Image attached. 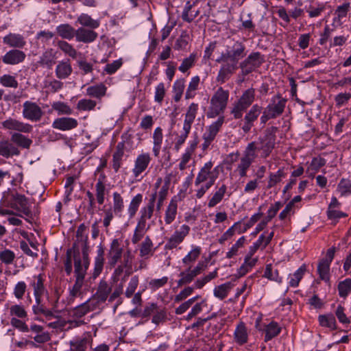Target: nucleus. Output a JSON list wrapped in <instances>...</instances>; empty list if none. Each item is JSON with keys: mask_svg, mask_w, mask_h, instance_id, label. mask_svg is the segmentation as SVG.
Returning a JSON list of instances; mask_svg holds the SVG:
<instances>
[{"mask_svg": "<svg viewBox=\"0 0 351 351\" xmlns=\"http://www.w3.org/2000/svg\"><path fill=\"white\" fill-rule=\"evenodd\" d=\"M45 293H34L35 298V304L32 306L33 312L35 315H43L45 317H52L53 316V311L48 309L43 303V297Z\"/></svg>", "mask_w": 351, "mask_h": 351, "instance_id": "12", "label": "nucleus"}, {"mask_svg": "<svg viewBox=\"0 0 351 351\" xmlns=\"http://www.w3.org/2000/svg\"><path fill=\"white\" fill-rule=\"evenodd\" d=\"M74 268L75 278H85L88 265H86L82 263L79 250H77V252L74 251Z\"/></svg>", "mask_w": 351, "mask_h": 351, "instance_id": "19", "label": "nucleus"}, {"mask_svg": "<svg viewBox=\"0 0 351 351\" xmlns=\"http://www.w3.org/2000/svg\"><path fill=\"white\" fill-rule=\"evenodd\" d=\"M245 55V46L242 42L237 40L228 45L226 51L216 60L217 62L223 63L219 71L217 81L224 83L228 80L238 69L239 60Z\"/></svg>", "mask_w": 351, "mask_h": 351, "instance_id": "1", "label": "nucleus"}, {"mask_svg": "<svg viewBox=\"0 0 351 351\" xmlns=\"http://www.w3.org/2000/svg\"><path fill=\"white\" fill-rule=\"evenodd\" d=\"M104 178V176L101 175L95 186L97 200L99 204H103L104 202L106 190V186L103 182Z\"/></svg>", "mask_w": 351, "mask_h": 351, "instance_id": "41", "label": "nucleus"}, {"mask_svg": "<svg viewBox=\"0 0 351 351\" xmlns=\"http://www.w3.org/2000/svg\"><path fill=\"white\" fill-rule=\"evenodd\" d=\"M233 285L230 282H226L214 289V295L220 300H223L232 289Z\"/></svg>", "mask_w": 351, "mask_h": 351, "instance_id": "37", "label": "nucleus"}, {"mask_svg": "<svg viewBox=\"0 0 351 351\" xmlns=\"http://www.w3.org/2000/svg\"><path fill=\"white\" fill-rule=\"evenodd\" d=\"M286 173L284 172L283 169H279L276 173H270L269 176L267 189H271L276 186L278 183L280 182L282 179L285 178Z\"/></svg>", "mask_w": 351, "mask_h": 351, "instance_id": "39", "label": "nucleus"}, {"mask_svg": "<svg viewBox=\"0 0 351 351\" xmlns=\"http://www.w3.org/2000/svg\"><path fill=\"white\" fill-rule=\"evenodd\" d=\"M111 290L112 289L108 285L107 282L102 280L100 281L97 292L95 295L96 297L99 298L100 301L105 302L107 300L108 295L111 292Z\"/></svg>", "mask_w": 351, "mask_h": 351, "instance_id": "30", "label": "nucleus"}, {"mask_svg": "<svg viewBox=\"0 0 351 351\" xmlns=\"http://www.w3.org/2000/svg\"><path fill=\"white\" fill-rule=\"evenodd\" d=\"M78 125L77 121L72 117H64L57 118L52 123V127L62 131L71 130Z\"/></svg>", "mask_w": 351, "mask_h": 351, "instance_id": "13", "label": "nucleus"}, {"mask_svg": "<svg viewBox=\"0 0 351 351\" xmlns=\"http://www.w3.org/2000/svg\"><path fill=\"white\" fill-rule=\"evenodd\" d=\"M263 277L267 278L270 280H274L278 282H282V278L279 276L278 271L276 269L274 271V272H273L272 265L271 264H268L266 265Z\"/></svg>", "mask_w": 351, "mask_h": 351, "instance_id": "57", "label": "nucleus"}, {"mask_svg": "<svg viewBox=\"0 0 351 351\" xmlns=\"http://www.w3.org/2000/svg\"><path fill=\"white\" fill-rule=\"evenodd\" d=\"M20 151L17 147L8 140L0 141V156L9 158L13 156H19Z\"/></svg>", "mask_w": 351, "mask_h": 351, "instance_id": "15", "label": "nucleus"}, {"mask_svg": "<svg viewBox=\"0 0 351 351\" xmlns=\"http://www.w3.org/2000/svg\"><path fill=\"white\" fill-rule=\"evenodd\" d=\"M2 125L5 129L15 130L19 133H29L33 129V127L30 124L21 122L12 118H9L2 122Z\"/></svg>", "mask_w": 351, "mask_h": 351, "instance_id": "9", "label": "nucleus"}, {"mask_svg": "<svg viewBox=\"0 0 351 351\" xmlns=\"http://www.w3.org/2000/svg\"><path fill=\"white\" fill-rule=\"evenodd\" d=\"M97 37V33L93 30L80 27L76 30L75 38L77 42L89 43L93 42Z\"/></svg>", "mask_w": 351, "mask_h": 351, "instance_id": "16", "label": "nucleus"}, {"mask_svg": "<svg viewBox=\"0 0 351 351\" xmlns=\"http://www.w3.org/2000/svg\"><path fill=\"white\" fill-rule=\"evenodd\" d=\"M58 47L66 55L72 58L73 59H75L78 55V52L73 47V46L66 41L64 40H58L57 43Z\"/></svg>", "mask_w": 351, "mask_h": 351, "instance_id": "31", "label": "nucleus"}, {"mask_svg": "<svg viewBox=\"0 0 351 351\" xmlns=\"http://www.w3.org/2000/svg\"><path fill=\"white\" fill-rule=\"evenodd\" d=\"M178 210V201L176 197L172 198L165 210V221L166 224H171L176 219Z\"/></svg>", "mask_w": 351, "mask_h": 351, "instance_id": "22", "label": "nucleus"}, {"mask_svg": "<svg viewBox=\"0 0 351 351\" xmlns=\"http://www.w3.org/2000/svg\"><path fill=\"white\" fill-rule=\"evenodd\" d=\"M45 278L43 274L34 276L30 282V286L33 288L34 293L48 294V291L44 284Z\"/></svg>", "mask_w": 351, "mask_h": 351, "instance_id": "23", "label": "nucleus"}, {"mask_svg": "<svg viewBox=\"0 0 351 351\" xmlns=\"http://www.w3.org/2000/svg\"><path fill=\"white\" fill-rule=\"evenodd\" d=\"M194 4H191L190 1H187L182 14L183 21L191 23L199 14V10L194 9Z\"/></svg>", "mask_w": 351, "mask_h": 351, "instance_id": "29", "label": "nucleus"}, {"mask_svg": "<svg viewBox=\"0 0 351 351\" xmlns=\"http://www.w3.org/2000/svg\"><path fill=\"white\" fill-rule=\"evenodd\" d=\"M152 158L149 153L139 154L136 158L134 167L132 169L134 176L136 178L146 170L149 166Z\"/></svg>", "mask_w": 351, "mask_h": 351, "instance_id": "11", "label": "nucleus"}, {"mask_svg": "<svg viewBox=\"0 0 351 351\" xmlns=\"http://www.w3.org/2000/svg\"><path fill=\"white\" fill-rule=\"evenodd\" d=\"M153 243L149 237H146L144 241L141 245L140 256L145 257L148 255H153Z\"/></svg>", "mask_w": 351, "mask_h": 351, "instance_id": "46", "label": "nucleus"}, {"mask_svg": "<svg viewBox=\"0 0 351 351\" xmlns=\"http://www.w3.org/2000/svg\"><path fill=\"white\" fill-rule=\"evenodd\" d=\"M196 60V53H191L189 57L184 58L182 60V62L181 63L180 66L178 68L179 71H181L182 73L186 72L195 64Z\"/></svg>", "mask_w": 351, "mask_h": 351, "instance_id": "49", "label": "nucleus"}, {"mask_svg": "<svg viewBox=\"0 0 351 351\" xmlns=\"http://www.w3.org/2000/svg\"><path fill=\"white\" fill-rule=\"evenodd\" d=\"M86 91L87 95L90 97L101 98L106 95V87L104 84H100L88 87Z\"/></svg>", "mask_w": 351, "mask_h": 351, "instance_id": "42", "label": "nucleus"}, {"mask_svg": "<svg viewBox=\"0 0 351 351\" xmlns=\"http://www.w3.org/2000/svg\"><path fill=\"white\" fill-rule=\"evenodd\" d=\"M51 107L58 112V114H71L72 113L71 108L66 104L62 101L54 102Z\"/></svg>", "mask_w": 351, "mask_h": 351, "instance_id": "59", "label": "nucleus"}, {"mask_svg": "<svg viewBox=\"0 0 351 351\" xmlns=\"http://www.w3.org/2000/svg\"><path fill=\"white\" fill-rule=\"evenodd\" d=\"M25 53L19 49H12L8 51L3 57L2 61L6 64H17L24 61Z\"/></svg>", "mask_w": 351, "mask_h": 351, "instance_id": "14", "label": "nucleus"}, {"mask_svg": "<svg viewBox=\"0 0 351 351\" xmlns=\"http://www.w3.org/2000/svg\"><path fill=\"white\" fill-rule=\"evenodd\" d=\"M10 313L14 317L23 319L27 316V313L23 306L20 304L12 305L10 308Z\"/></svg>", "mask_w": 351, "mask_h": 351, "instance_id": "54", "label": "nucleus"}, {"mask_svg": "<svg viewBox=\"0 0 351 351\" xmlns=\"http://www.w3.org/2000/svg\"><path fill=\"white\" fill-rule=\"evenodd\" d=\"M15 204L19 205L16 208L27 217L32 216V212L28 207V201L24 195L16 194L14 197Z\"/></svg>", "mask_w": 351, "mask_h": 351, "instance_id": "26", "label": "nucleus"}, {"mask_svg": "<svg viewBox=\"0 0 351 351\" xmlns=\"http://www.w3.org/2000/svg\"><path fill=\"white\" fill-rule=\"evenodd\" d=\"M199 76H195L193 77L188 86V88L186 90V94H185V99H189L191 98H193L195 95V91L197 89L199 84Z\"/></svg>", "mask_w": 351, "mask_h": 351, "instance_id": "50", "label": "nucleus"}, {"mask_svg": "<svg viewBox=\"0 0 351 351\" xmlns=\"http://www.w3.org/2000/svg\"><path fill=\"white\" fill-rule=\"evenodd\" d=\"M89 312L88 308H87L86 304L84 302L83 304L73 308L72 317L76 319H80Z\"/></svg>", "mask_w": 351, "mask_h": 351, "instance_id": "64", "label": "nucleus"}, {"mask_svg": "<svg viewBox=\"0 0 351 351\" xmlns=\"http://www.w3.org/2000/svg\"><path fill=\"white\" fill-rule=\"evenodd\" d=\"M330 265L328 261H324L322 259L317 266V272L319 274L320 279L324 280L326 282H328L329 277V270H330Z\"/></svg>", "mask_w": 351, "mask_h": 351, "instance_id": "35", "label": "nucleus"}, {"mask_svg": "<svg viewBox=\"0 0 351 351\" xmlns=\"http://www.w3.org/2000/svg\"><path fill=\"white\" fill-rule=\"evenodd\" d=\"M200 254L201 248L199 247H195L182 258V263L185 265L193 263L198 258Z\"/></svg>", "mask_w": 351, "mask_h": 351, "instance_id": "56", "label": "nucleus"}, {"mask_svg": "<svg viewBox=\"0 0 351 351\" xmlns=\"http://www.w3.org/2000/svg\"><path fill=\"white\" fill-rule=\"evenodd\" d=\"M235 341L239 345H243L247 342L248 334L245 324L241 322L237 326L234 332Z\"/></svg>", "mask_w": 351, "mask_h": 351, "instance_id": "21", "label": "nucleus"}, {"mask_svg": "<svg viewBox=\"0 0 351 351\" xmlns=\"http://www.w3.org/2000/svg\"><path fill=\"white\" fill-rule=\"evenodd\" d=\"M15 258V254L10 250L6 249L0 252V261L5 265H11Z\"/></svg>", "mask_w": 351, "mask_h": 351, "instance_id": "61", "label": "nucleus"}, {"mask_svg": "<svg viewBox=\"0 0 351 351\" xmlns=\"http://www.w3.org/2000/svg\"><path fill=\"white\" fill-rule=\"evenodd\" d=\"M337 189L342 196L348 193L351 194V181L342 178L338 184Z\"/></svg>", "mask_w": 351, "mask_h": 351, "instance_id": "62", "label": "nucleus"}, {"mask_svg": "<svg viewBox=\"0 0 351 351\" xmlns=\"http://www.w3.org/2000/svg\"><path fill=\"white\" fill-rule=\"evenodd\" d=\"M22 132H14L11 134L10 141L19 147L24 149H29L32 144V140L21 134Z\"/></svg>", "mask_w": 351, "mask_h": 351, "instance_id": "25", "label": "nucleus"}, {"mask_svg": "<svg viewBox=\"0 0 351 351\" xmlns=\"http://www.w3.org/2000/svg\"><path fill=\"white\" fill-rule=\"evenodd\" d=\"M190 232V227L188 225L184 224L180 227L179 230H176L171 237L168 239L165 245V250H172L176 248L180 244L184 238L189 234Z\"/></svg>", "mask_w": 351, "mask_h": 351, "instance_id": "8", "label": "nucleus"}, {"mask_svg": "<svg viewBox=\"0 0 351 351\" xmlns=\"http://www.w3.org/2000/svg\"><path fill=\"white\" fill-rule=\"evenodd\" d=\"M72 72V66L69 59L60 61L56 68V75L60 80L67 78Z\"/></svg>", "mask_w": 351, "mask_h": 351, "instance_id": "17", "label": "nucleus"}, {"mask_svg": "<svg viewBox=\"0 0 351 351\" xmlns=\"http://www.w3.org/2000/svg\"><path fill=\"white\" fill-rule=\"evenodd\" d=\"M339 295L341 298H346L351 291V278L339 282L338 285Z\"/></svg>", "mask_w": 351, "mask_h": 351, "instance_id": "51", "label": "nucleus"}, {"mask_svg": "<svg viewBox=\"0 0 351 351\" xmlns=\"http://www.w3.org/2000/svg\"><path fill=\"white\" fill-rule=\"evenodd\" d=\"M275 145V136H266L265 138H260L259 141L256 142V148L258 151H262L261 156L264 158L269 156Z\"/></svg>", "mask_w": 351, "mask_h": 351, "instance_id": "10", "label": "nucleus"}, {"mask_svg": "<svg viewBox=\"0 0 351 351\" xmlns=\"http://www.w3.org/2000/svg\"><path fill=\"white\" fill-rule=\"evenodd\" d=\"M142 202H143V195L141 193L137 194L136 196H134L132 199V200L130 203V205L128 206V212L129 214L130 219H132L135 216V215L138 209V207H139L140 204L142 203Z\"/></svg>", "mask_w": 351, "mask_h": 351, "instance_id": "36", "label": "nucleus"}, {"mask_svg": "<svg viewBox=\"0 0 351 351\" xmlns=\"http://www.w3.org/2000/svg\"><path fill=\"white\" fill-rule=\"evenodd\" d=\"M256 151H258L256 148V142H251L247 145V147L245 148V150L244 152V156L243 157L250 159L252 161H254V160L256 157Z\"/></svg>", "mask_w": 351, "mask_h": 351, "instance_id": "63", "label": "nucleus"}, {"mask_svg": "<svg viewBox=\"0 0 351 351\" xmlns=\"http://www.w3.org/2000/svg\"><path fill=\"white\" fill-rule=\"evenodd\" d=\"M3 40L5 45L13 48H23L26 45L24 37L19 34L10 33Z\"/></svg>", "mask_w": 351, "mask_h": 351, "instance_id": "18", "label": "nucleus"}, {"mask_svg": "<svg viewBox=\"0 0 351 351\" xmlns=\"http://www.w3.org/2000/svg\"><path fill=\"white\" fill-rule=\"evenodd\" d=\"M154 206L147 204L145 206L141 209V217L138 221V223L142 224L146 226V221L147 219H150L154 214Z\"/></svg>", "mask_w": 351, "mask_h": 351, "instance_id": "40", "label": "nucleus"}, {"mask_svg": "<svg viewBox=\"0 0 351 351\" xmlns=\"http://www.w3.org/2000/svg\"><path fill=\"white\" fill-rule=\"evenodd\" d=\"M43 115V112L36 103L26 101L23 104V116L25 119L38 121L40 120Z\"/></svg>", "mask_w": 351, "mask_h": 351, "instance_id": "7", "label": "nucleus"}, {"mask_svg": "<svg viewBox=\"0 0 351 351\" xmlns=\"http://www.w3.org/2000/svg\"><path fill=\"white\" fill-rule=\"evenodd\" d=\"M306 269V265H303L293 274L289 281L291 287H295L298 286L300 281L303 278Z\"/></svg>", "mask_w": 351, "mask_h": 351, "instance_id": "53", "label": "nucleus"}, {"mask_svg": "<svg viewBox=\"0 0 351 351\" xmlns=\"http://www.w3.org/2000/svg\"><path fill=\"white\" fill-rule=\"evenodd\" d=\"M0 84L5 87L16 88L18 87V82L15 77L10 75H3L0 77Z\"/></svg>", "mask_w": 351, "mask_h": 351, "instance_id": "58", "label": "nucleus"}, {"mask_svg": "<svg viewBox=\"0 0 351 351\" xmlns=\"http://www.w3.org/2000/svg\"><path fill=\"white\" fill-rule=\"evenodd\" d=\"M124 208L123 199L121 195L114 192L113 193V212L115 215H120Z\"/></svg>", "mask_w": 351, "mask_h": 351, "instance_id": "52", "label": "nucleus"}, {"mask_svg": "<svg viewBox=\"0 0 351 351\" xmlns=\"http://www.w3.org/2000/svg\"><path fill=\"white\" fill-rule=\"evenodd\" d=\"M89 343L90 339L84 337L81 339L71 341L70 345L72 351H86Z\"/></svg>", "mask_w": 351, "mask_h": 351, "instance_id": "47", "label": "nucleus"}, {"mask_svg": "<svg viewBox=\"0 0 351 351\" xmlns=\"http://www.w3.org/2000/svg\"><path fill=\"white\" fill-rule=\"evenodd\" d=\"M319 324L332 330L336 328V320L332 314L321 315L318 317Z\"/></svg>", "mask_w": 351, "mask_h": 351, "instance_id": "43", "label": "nucleus"}, {"mask_svg": "<svg viewBox=\"0 0 351 351\" xmlns=\"http://www.w3.org/2000/svg\"><path fill=\"white\" fill-rule=\"evenodd\" d=\"M224 122V117H219V119L213 123L203 134L204 143L203 150H206L215 138L217 133Z\"/></svg>", "mask_w": 351, "mask_h": 351, "instance_id": "5", "label": "nucleus"}, {"mask_svg": "<svg viewBox=\"0 0 351 351\" xmlns=\"http://www.w3.org/2000/svg\"><path fill=\"white\" fill-rule=\"evenodd\" d=\"M281 331V328L278 323L271 322L265 328V341H268L276 337Z\"/></svg>", "mask_w": 351, "mask_h": 351, "instance_id": "33", "label": "nucleus"}, {"mask_svg": "<svg viewBox=\"0 0 351 351\" xmlns=\"http://www.w3.org/2000/svg\"><path fill=\"white\" fill-rule=\"evenodd\" d=\"M124 252L123 247L117 239L112 241L110 249L107 254L108 265L114 267L123 256Z\"/></svg>", "mask_w": 351, "mask_h": 351, "instance_id": "6", "label": "nucleus"}, {"mask_svg": "<svg viewBox=\"0 0 351 351\" xmlns=\"http://www.w3.org/2000/svg\"><path fill=\"white\" fill-rule=\"evenodd\" d=\"M84 278H75V283L70 289V295L73 298L81 296L82 295V288L84 285Z\"/></svg>", "mask_w": 351, "mask_h": 351, "instance_id": "55", "label": "nucleus"}, {"mask_svg": "<svg viewBox=\"0 0 351 351\" xmlns=\"http://www.w3.org/2000/svg\"><path fill=\"white\" fill-rule=\"evenodd\" d=\"M58 34L63 39L71 40L75 36L76 30L69 24H61L56 27Z\"/></svg>", "mask_w": 351, "mask_h": 351, "instance_id": "28", "label": "nucleus"}, {"mask_svg": "<svg viewBox=\"0 0 351 351\" xmlns=\"http://www.w3.org/2000/svg\"><path fill=\"white\" fill-rule=\"evenodd\" d=\"M263 110V108L258 105H253L251 108L248 110V112L245 114L244 117V119L248 121H251L254 123V122L258 119V116L261 114Z\"/></svg>", "mask_w": 351, "mask_h": 351, "instance_id": "45", "label": "nucleus"}, {"mask_svg": "<svg viewBox=\"0 0 351 351\" xmlns=\"http://www.w3.org/2000/svg\"><path fill=\"white\" fill-rule=\"evenodd\" d=\"M226 190L227 186L225 184H223L221 187H219L209 200L208 206L209 208H213L218 204L223 199Z\"/></svg>", "mask_w": 351, "mask_h": 351, "instance_id": "38", "label": "nucleus"}, {"mask_svg": "<svg viewBox=\"0 0 351 351\" xmlns=\"http://www.w3.org/2000/svg\"><path fill=\"white\" fill-rule=\"evenodd\" d=\"M77 21L82 25L90 28L95 29L99 26V21L93 19L89 15L86 14H82L78 17Z\"/></svg>", "mask_w": 351, "mask_h": 351, "instance_id": "48", "label": "nucleus"}, {"mask_svg": "<svg viewBox=\"0 0 351 351\" xmlns=\"http://www.w3.org/2000/svg\"><path fill=\"white\" fill-rule=\"evenodd\" d=\"M104 264V249L101 245L98 247L97 256L95 258V266L93 276L97 277L102 271Z\"/></svg>", "mask_w": 351, "mask_h": 351, "instance_id": "24", "label": "nucleus"}, {"mask_svg": "<svg viewBox=\"0 0 351 351\" xmlns=\"http://www.w3.org/2000/svg\"><path fill=\"white\" fill-rule=\"evenodd\" d=\"M170 183V179L166 178L165 181L164 185L160 188V191H158V201L156 204V210L157 211H160L162 208V206L163 205V202L167 198L168 191H169V186Z\"/></svg>", "mask_w": 351, "mask_h": 351, "instance_id": "32", "label": "nucleus"}, {"mask_svg": "<svg viewBox=\"0 0 351 351\" xmlns=\"http://www.w3.org/2000/svg\"><path fill=\"white\" fill-rule=\"evenodd\" d=\"M213 165V162L210 161L204 164V167L200 169L195 179V184L196 186L206 181L208 179L209 180L210 176H214L210 171Z\"/></svg>", "mask_w": 351, "mask_h": 351, "instance_id": "27", "label": "nucleus"}, {"mask_svg": "<svg viewBox=\"0 0 351 351\" xmlns=\"http://www.w3.org/2000/svg\"><path fill=\"white\" fill-rule=\"evenodd\" d=\"M229 96L228 90H224L222 87L218 88L210 99L208 117L214 118L223 113L228 105Z\"/></svg>", "mask_w": 351, "mask_h": 351, "instance_id": "3", "label": "nucleus"}, {"mask_svg": "<svg viewBox=\"0 0 351 351\" xmlns=\"http://www.w3.org/2000/svg\"><path fill=\"white\" fill-rule=\"evenodd\" d=\"M287 102V99L282 97L279 93L272 97L269 104L262 112L260 119L261 123L265 124L267 121L282 115L285 111Z\"/></svg>", "mask_w": 351, "mask_h": 351, "instance_id": "2", "label": "nucleus"}, {"mask_svg": "<svg viewBox=\"0 0 351 351\" xmlns=\"http://www.w3.org/2000/svg\"><path fill=\"white\" fill-rule=\"evenodd\" d=\"M255 99V89L253 88L245 90L237 100L246 107L249 108Z\"/></svg>", "mask_w": 351, "mask_h": 351, "instance_id": "34", "label": "nucleus"}, {"mask_svg": "<svg viewBox=\"0 0 351 351\" xmlns=\"http://www.w3.org/2000/svg\"><path fill=\"white\" fill-rule=\"evenodd\" d=\"M38 64L51 69L56 64V53L53 51V49H49L43 53L40 60L38 61Z\"/></svg>", "mask_w": 351, "mask_h": 351, "instance_id": "20", "label": "nucleus"}, {"mask_svg": "<svg viewBox=\"0 0 351 351\" xmlns=\"http://www.w3.org/2000/svg\"><path fill=\"white\" fill-rule=\"evenodd\" d=\"M247 108V107L237 100L232 105L230 114L235 119H239L242 118L243 113Z\"/></svg>", "mask_w": 351, "mask_h": 351, "instance_id": "44", "label": "nucleus"}, {"mask_svg": "<svg viewBox=\"0 0 351 351\" xmlns=\"http://www.w3.org/2000/svg\"><path fill=\"white\" fill-rule=\"evenodd\" d=\"M265 62L264 56L260 52L251 53L240 64L239 68L241 70V75L246 76L255 71Z\"/></svg>", "mask_w": 351, "mask_h": 351, "instance_id": "4", "label": "nucleus"}, {"mask_svg": "<svg viewBox=\"0 0 351 351\" xmlns=\"http://www.w3.org/2000/svg\"><path fill=\"white\" fill-rule=\"evenodd\" d=\"M96 101L91 99H80L77 104V108L80 110L90 111L95 108L96 106Z\"/></svg>", "mask_w": 351, "mask_h": 351, "instance_id": "60", "label": "nucleus"}]
</instances>
